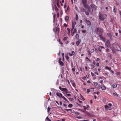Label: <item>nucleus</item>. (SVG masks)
Here are the masks:
<instances>
[{"label": "nucleus", "instance_id": "obj_32", "mask_svg": "<svg viewBox=\"0 0 121 121\" xmlns=\"http://www.w3.org/2000/svg\"><path fill=\"white\" fill-rule=\"evenodd\" d=\"M59 0H58V1L56 3V4L58 7H60V5H59V2L58 1Z\"/></svg>", "mask_w": 121, "mask_h": 121}, {"label": "nucleus", "instance_id": "obj_60", "mask_svg": "<svg viewBox=\"0 0 121 121\" xmlns=\"http://www.w3.org/2000/svg\"><path fill=\"white\" fill-rule=\"evenodd\" d=\"M116 74L117 75H118L120 74V72H118Z\"/></svg>", "mask_w": 121, "mask_h": 121}, {"label": "nucleus", "instance_id": "obj_7", "mask_svg": "<svg viewBox=\"0 0 121 121\" xmlns=\"http://www.w3.org/2000/svg\"><path fill=\"white\" fill-rule=\"evenodd\" d=\"M100 38L104 42H105L106 41V39L105 38L102 36V35L99 36Z\"/></svg>", "mask_w": 121, "mask_h": 121}, {"label": "nucleus", "instance_id": "obj_46", "mask_svg": "<svg viewBox=\"0 0 121 121\" xmlns=\"http://www.w3.org/2000/svg\"><path fill=\"white\" fill-rule=\"evenodd\" d=\"M82 32L83 33H84L86 32V30H82Z\"/></svg>", "mask_w": 121, "mask_h": 121}, {"label": "nucleus", "instance_id": "obj_3", "mask_svg": "<svg viewBox=\"0 0 121 121\" xmlns=\"http://www.w3.org/2000/svg\"><path fill=\"white\" fill-rule=\"evenodd\" d=\"M105 45L107 48H109L110 46V43L109 40H107L105 43Z\"/></svg>", "mask_w": 121, "mask_h": 121}, {"label": "nucleus", "instance_id": "obj_58", "mask_svg": "<svg viewBox=\"0 0 121 121\" xmlns=\"http://www.w3.org/2000/svg\"><path fill=\"white\" fill-rule=\"evenodd\" d=\"M75 114H77L79 115L80 114V113L78 112H75Z\"/></svg>", "mask_w": 121, "mask_h": 121}, {"label": "nucleus", "instance_id": "obj_35", "mask_svg": "<svg viewBox=\"0 0 121 121\" xmlns=\"http://www.w3.org/2000/svg\"><path fill=\"white\" fill-rule=\"evenodd\" d=\"M68 37L67 36L65 37H64L63 40H66L68 38Z\"/></svg>", "mask_w": 121, "mask_h": 121}, {"label": "nucleus", "instance_id": "obj_9", "mask_svg": "<svg viewBox=\"0 0 121 121\" xmlns=\"http://www.w3.org/2000/svg\"><path fill=\"white\" fill-rule=\"evenodd\" d=\"M107 35L110 38L111 40H112V36L111 34L110 33H107Z\"/></svg>", "mask_w": 121, "mask_h": 121}, {"label": "nucleus", "instance_id": "obj_43", "mask_svg": "<svg viewBox=\"0 0 121 121\" xmlns=\"http://www.w3.org/2000/svg\"><path fill=\"white\" fill-rule=\"evenodd\" d=\"M94 51V49H92L91 50V53H93Z\"/></svg>", "mask_w": 121, "mask_h": 121}, {"label": "nucleus", "instance_id": "obj_61", "mask_svg": "<svg viewBox=\"0 0 121 121\" xmlns=\"http://www.w3.org/2000/svg\"><path fill=\"white\" fill-rule=\"evenodd\" d=\"M69 56H71L73 55H72V54H71L70 53H69Z\"/></svg>", "mask_w": 121, "mask_h": 121}, {"label": "nucleus", "instance_id": "obj_12", "mask_svg": "<svg viewBox=\"0 0 121 121\" xmlns=\"http://www.w3.org/2000/svg\"><path fill=\"white\" fill-rule=\"evenodd\" d=\"M86 23L88 25L90 26L91 24L90 22L88 20H86Z\"/></svg>", "mask_w": 121, "mask_h": 121}, {"label": "nucleus", "instance_id": "obj_48", "mask_svg": "<svg viewBox=\"0 0 121 121\" xmlns=\"http://www.w3.org/2000/svg\"><path fill=\"white\" fill-rule=\"evenodd\" d=\"M83 107L84 108V110H86V107L85 106H83Z\"/></svg>", "mask_w": 121, "mask_h": 121}, {"label": "nucleus", "instance_id": "obj_25", "mask_svg": "<svg viewBox=\"0 0 121 121\" xmlns=\"http://www.w3.org/2000/svg\"><path fill=\"white\" fill-rule=\"evenodd\" d=\"M83 4L85 8H87L88 7H87V4L86 3H85Z\"/></svg>", "mask_w": 121, "mask_h": 121}, {"label": "nucleus", "instance_id": "obj_2", "mask_svg": "<svg viewBox=\"0 0 121 121\" xmlns=\"http://www.w3.org/2000/svg\"><path fill=\"white\" fill-rule=\"evenodd\" d=\"M97 31V34L99 36L102 35V33L103 32V29L100 28H98L96 29Z\"/></svg>", "mask_w": 121, "mask_h": 121}, {"label": "nucleus", "instance_id": "obj_34", "mask_svg": "<svg viewBox=\"0 0 121 121\" xmlns=\"http://www.w3.org/2000/svg\"><path fill=\"white\" fill-rule=\"evenodd\" d=\"M65 27H66L68 26V25L66 23H64L63 25Z\"/></svg>", "mask_w": 121, "mask_h": 121}, {"label": "nucleus", "instance_id": "obj_1", "mask_svg": "<svg viewBox=\"0 0 121 121\" xmlns=\"http://www.w3.org/2000/svg\"><path fill=\"white\" fill-rule=\"evenodd\" d=\"M99 18L100 21H104L107 17V16L106 14H99Z\"/></svg>", "mask_w": 121, "mask_h": 121}, {"label": "nucleus", "instance_id": "obj_30", "mask_svg": "<svg viewBox=\"0 0 121 121\" xmlns=\"http://www.w3.org/2000/svg\"><path fill=\"white\" fill-rule=\"evenodd\" d=\"M75 37L77 39H78L79 37V35L78 34H76V35Z\"/></svg>", "mask_w": 121, "mask_h": 121}, {"label": "nucleus", "instance_id": "obj_40", "mask_svg": "<svg viewBox=\"0 0 121 121\" xmlns=\"http://www.w3.org/2000/svg\"><path fill=\"white\" fill-rule=\"evenodd\" d=\"M78 15L77 14H76V18H75V20L77 21L78 20Z\"/></svg>", "mask_w": 121, "mask_h": 121}, {"label": "nucleus", "instance_id": "obj_10", "mask_svg": "<svg viewBox=\"0 0 121 121\" xmlns=\"http://www.w3.org/2000/svg\"><path fill=\"white\" fill-rule=\"evenodd\" d=\"M76 24V23L75 22L74 20L72 22V27L73 28H74L75 25Z\"/></svg>", "mask_w": 121, "mask_h": 121}, {"label": "nucleus", "instance_id": "obj_53", "mask_svg": "<svg viewBox=\"0 0 121 121\" xmlns=\"http://www.w3.org/2000/svg\"><path fill=\"white\" fill-rule=\"evenodd\" d=\"M109 57L111 59H112V55L111 54H110L109 55Z\"/></svg>", "mask_w": 121, "mask_h": 121}, {"label": "nucleus", "instance_id": "obj_23", "mask_svg": "<svg viewBox=\"0 0 121 121\" xmlns=\"http://www.w3.org/2000/svg\"><path fill=\"white\" fill-rule=\"evenodd\" d=\"M46 121H51V120L49 119L48 117H47L46 118Z\"/></svg>", "mask_w": 121, "mask_h": 121}, {"label": "nucleus", "instance_id": "obj_57", "mask_svg": "<svg viewBox=\"0 0 121 121\" xmlns=\"http://www.w3.org/2000/svg\"><path fill=\"white\" fill-rule=\"evenodd\" d=\"M59 89L61 90V91H62V88L60 86H59Z\"/></svg>", "mask_w": 121, "mask_h": 121}, {"label": "nucleus", "instance_id": "obj_49", "mask_svg": "<svg viewBox=\"0 0 121 121\" xmlns=\"http://www.w3.org/2000/svg\"><path fill=\"white\" fill-rule=\"evenodd\" d=\"M72 70L73 72H75V69L74 68H72Z\"/></svg>", "mask_w": 121, "mask_h": 121}, {"label": "nucleus", "instance_id": "obj_24", "mask_svg": "<svg viewBox=\"0 0 121 121\" xmlns=\"http://www.w3.org/2000/svg\"><path fill=\"white\" fill-rule=\"evenodd\" d=\"M113 53L114 54L116 52V51L114 48H112L111 49Z\"/></svg>", "mask_w": 121, "mask_h": 121}, {"label": "nucleus", "instance_id": "obj_45", "mask_svg": "<svg viewBox=\"0 0 121 121\" xmlns=\"http://www.w3.org/2000/svg\"><path fill=\"white\" fill-rule=\"evenodd\" d=\"M71 35L72 36H73V35L75 33V32H74L73 31H71Z\"/></svg>", "mask_w": 121, "mask_h": 121}, {"label": "nucleus", "instance_id": "obj_22", "mask_svg": "<svg viewBox=\"0 0 121 121\" xmlns=\"http://www.w3.org/2000/svg\"><path fill=\"white\" fill-rule=\"evenodd\" d=\"M117 85L116 84L114 83L112 85V86L114 88H115L117 87Z\"/></svg>", "mask_w": 121, "mask_h": 121}, {"label": "nucleus", "instance_id": "obj_38", "mask_svg": "<svg viewBox=\"0 0 121 121\" xmlns=\"http://www.w3.org/2000/svg\"><path fill=\"white\" fill-rule=\"evenodd\" d=\"M51 108L49 106L48 107V112H49V111L50 110V109Z\"/></svg>", "mask_w": 121, "mask_h": 121}, {"label": "nucleus", "instance_id": "obj_62", "mask_svg": "<svg viewBox=\"0 0 121 121\" xmlns=\"http://www.w3.org/2000/svg\"><path fill=\"white\" fill-rule=\"evenodd\" d=\"M91 74L92 76H94L95 75L94 73L92 72L91 73Z\"/></svg>", "mask_w": 121, "mask_h": 121}, {"label": "nucleus", "instance_id": "obj_56", "mask_svg": "<svg viewBox=\"0 0 121 121\" xmlns=\"http://www.w3.org/2000/svg\"><path fill=\"white\" fill-rule=\"evenodd\" d=\"M57 17L58 18L59 17V13L58 12L57 13Z\"/></svg>", "mask_w": 121, "mask_h": 121}, {"label": "nucleus", "instance_id": "obj_8", "mask_svg": "<svg viewBox=\"0 0 121 121\" xmlns=\"http://www.w3.org/2000/svg\"><path fill=\"white\" fill-rule=\"evenodd\" d=\"M105 108L106 110H111L112 109L110 107H109L107 105H105Z\"/></svg>", "mask_w": 121, "mask_h": 121}, {"label": "nucleus", "instance_id": "obj_64", "mask_svg": "<svg viewBox=\"0 0 121 121\" xmlns=\"http://www.w3.org/2000/svg\"><path fill=\"white\" fill-rule=\"evenodd\" d=\"M108 105L109 106H111L112 105V104L111 103H109L108 104Z\"/></svg>", "mask_w": 121, "mask_h": 121}, {"label": "nucleus", "instance_id": "obj_17", "mask_svg": "<svg viewBox=\"0 0 121 121\" xmlns=\"http://www.w3.org/2000/svg\"><path fill=\"white\" fill-rule=\"evenodd\" d=\"M105 68L106 69H108L109 70H111V67H108V66H106L105 67Z\"/></svg>", "mask_w": 121, "mask_h": 121}, {"label": "nucleus", "instance_id": "obj_39", "mask_svg": "<svg viewBox=\"0 0 121 121\" xmlns=\"http://www.w3.org/2000/svg\"><path fill=\"white\" fill-rule=\"evenodd\" d=\"M65 110L67 112L68 111H70L71 112L72 111V110L71 109H65Z\"/></svg>", "mask_w": 121, "mask_h": 121}, {"label": "nucleus", "instance_id": "obj_19", "mask_svg": "<svg viewBox=\"0 0 121 121\" xmlns=\"http://www.w3.org/2000/svg\"><path fill=\"white\" fill-rule=\"evenodd\" d=\"M87 2V0H82V2L83 4L86 3Z\"/></svg>", "mask_w": 121, "mask_h": 121}, {"label": "nucleus", "instance_id": "obj_15", "mask_svg": "<svg viewBox=\"0 0 121 121\" xmlns=\"http://www.w3.org/2000/svg\"><path fill=\"white\" fill-rule=\"evenodd\" d=\"M101 88L103 90H105L106 89V87L105 86L103 85L102 86Z\"/></svg>", "mask_w": 121, "mask_h": 121}, {"label": "nucleus", "instance_id": "obj_6", "mask_svg": "<svg viewBox=\"0 0 121 121\" xmlns=\"http://www.w3.org/2000/svg\"><path fill=\"white\" fill-rule=\"evenodd\" d=\"M90 7L93 10H95L96 8V6L93 5H90Z\"/></svg>", "mask_w": 121, "mask_h": 121}, {"label": "nucleus", "instance_id": "obj_5", "mask_svg": "<svg viewBox=\"0 0 121 121\" xmlns=\"http://www.w3.org/2000/svg\"><path fill=\"white\" fill-rule=\"evenodd\" d=\"M61 91L65 92L66 93H70V92L68 91V90L65 88H62V90Z\"/></svg>", "mask_w": 121, "mask_h": 121}, {"label": "nucleus", "instance_id": "obj_20", "mask_svg": "<svg viewBox=\"0 0 121 121\" xmlns=\"http://www.w3.org/2000/svg\"><path fill=\"white\" fill-rule=\"evenodd\" d=\"M112 94L113 95L115 96H116L117 97H118V95L116 92L113 93Z\"/></svg>", "mask_w": 121, "mask_h": 121}, {"label": "nucleus", "instance_id": "obj_36", "mask_svg": "<svg viewBox=\"0 0 121 121\" xmlns=\"http://www.w3.org/2000/svg\"><path fill=\"white\" fill-rule=\"evenodd\" d=\"M72 86L74 87H75V84L74 82H73V83H72Z\"/></svg>", "mask_w": 121, "mask_h": 121}, {"label": "nucleus", "instance_id": "obj_37", "mask_svg": "<svg viewBox=\"0 0 121 121\" xmlns=\"http://www.w3.org/2000/svg\"><path fill=\"white\" fill-rule=\"evenodd\" d=\"M62 98H63L66 101H67V99L64 96H63Z\"/></svg>", "mask_w": 121, "mask_h": 121}, {"label": "nucleus", "instance_id": "obj_26", "mask_svg": "<svg viewBox=\"0 0 121 121\" xmlns=\"http://www.w3.org/2000/svg\"><path fill=\"white\" fill-rule=\"evenodd\" d=\"M67 30H68V35L70 33V29L69 28H67Z\"/></svg>", "mask_w": 121, "mask_h": 121}, {"label": "nucleus", "instance_id": "obj_29", "mask_svg": "<svg viewBox=\"0 0 121 121\" xmlns=\"http://www.w3.org/2000/svg\"><path fill=\"white\" fill-rule=\"evenodd\" d=\"M68 106L70 108H72L73 107V105L72 104H70L68 105Z\"/></svg>", "mask_w": 121, "mask_h": 121}, {"label": "nucleus", "instance_id": "obj_63", "mask_svg": "<svg viewBox=\"0 0 121 121\" xmlns=\"http://www.w3.org/2000/svg\"><path fill=\"white\" fill-rule=\"evenodd\" d=\"M93 63L94 65H95V61H93Z\"/></svg>", "mask_w": 121, "mask_h": 121}, {"label": "nucleus", "instance_id": "obj_18", "mask_svg": "<svg viewBox=\"0 0 121 121\" xmlns=\"http://www.w3.org/2000/svg\"><path fill=\"white\" fill-rule=\"evenodd\" d=\"M59 62V63L60 64V65L61 66H63L64 65V64L63 62H62V61H60Z\"/></svg>", "mask_w": 121, "mask_h": 121}, {"label": "nucleus", "instance_id": "obj_50", "mask_svg": "<svg viewBox=\"0 0 121 121\" xmlns=\"http://www.w3.org/2000/svg\"><path fill=\"white\" fill-rule=\"evenodd\" d=\"M110 51V50L108 48H107L106 49V52H109Z\"/></svg>", "mask_w": 121, "mask_h": 121}, {"label": "nucleus", "instance_id": "obj_11", "mask_svg": "<svg viewBox=\"0 0 121 121\" xmlns=\"http://www.w3.org/2000/svg\"><path fill=\"white\" fill-rule=\"evenodd\" d=\"M88 11L91 13L93 12V10L90 6L88 8Z\"/></svg>", "mask_w": 121, "mask_h": 121}, {"label": "nucleus", "instance_id": "obj_59", "mask_svg": "<svg viewBox=\"0 0 121 121\" xmlns=\"http://www.w3.org/2000/svg\"><path fill=\"white\" fill-rule=\"evenodd\" d=\"M66 94V95L69 96H70L71 95L70 94H67V93Z\"/></svg>", "mask_w": 121, "mask_h": 121}, {"label": "nucleus", "instance_id": "obj_51", "mask_svg": "<svg viewBox=\"0 0 121 121\" xmlns=\"http://www.w3.org/2000/svg\"><path fill=\"white\" fill-rule=\"evenodd\" d=\"M77 118L78 119H81L82 118V117L81 116H78Z\"/></svg>", "mask_w": 121, "mask_h": 121}, {"label": "nucleus", "instance_id": "obj_47", "mask_svg": "<svg viewBox=\"0 0 121 121\" xmlns=\"http://www.w3.org/2000/svg\"><path fill=\"white\" fill-rule=\"evenodd\" d=\"M98 49L99 50L100 52H101V48H98Z\"/></svg>", "mask_w": 121, "mask_h": 121}, {"label": "nucleus", "instance_id": "obj_13", "mask_svg": "<svg viewBox=\"0 0 121 121\" xmlns=\"http://www.w3.org/2000/svg\"><path fill=\"white\" fill-rule=\"evenodd\" d=\"M69 19V17L68 16H66L65 17V20L66 22H67Z\"/></svg>", "mask_w": 121, "mask_h": 121}, {"label": "nucleus", "instance_id": "obj_4", "mask_svg": "<svg viewBox=\"0 0 121 121\" xmlns=\"http://www.w3.org/2000/svg\"><path fill=\"white\" fill-rule=\"evenodd\" d=\"M115 49L117 51H121V49L120 47L118 45H116Z\"/></svg>", "mask_w": 121, "mask_h": 121}, {"label": "nucleus", "instance_id": "obj_27", "mask_svg": "<svg viewBox=\"0 0 121 121\" xmlns=\"http://www.w3.org/2000/svg\"><path fill=\"white\" fill-rule=\"evenodd\" d=\"M55 11L56 12L57 11L59 10L57 8V7L56 6V5H55Z\"/></svg>", "mask_w": 121, "mask_h": 121}, {"label": "nucleus", "instance_id": "obj_21", "mask_svg": "<svg viewBox=\"0 0 121 121\" xmlns=\"http://www.w3.org/2000/svg\"><path fill=\"white\" fill-rule=\"evenodd\" d=\"M90 65L91 66V69H92L94 68L95 67V66L92 65L91 64Z\"/></svg>", "mask_w": 121, "mask_h": 121}, {"label": "nucleus", "instance_id": "obj_14", "mask_svg": "<svg viewBox=\"0 0 121 121\" xmlns=\"http://www.w3.org/2000/svg\"><path fill=\"white\" fill-rule=\"evenodd\" d=\"M56 95L59 98H61L60 96L61 93L60 92H57L56 93Z\"/></svg>", "mask_w": 121, "mask_h": 121}, {"label": "nucleus", "instance_id": "obj_44", "mask_svg": "<svg viewBox=\"0 0 121 121\" xmlns=\"http://www.w3.org/2000/svg\"><path fill=\"white\" fill-rule=\"evenodd\" d=\"M90 91V90L89 89H87V94L89 93Z\"/></svg>", "mask_w": 121, "mask_h": 121}, {"label": "nucleus", "instance_id": "obj_31", "mask_svg": "<svg viewBox=\"0 0 121 121\" xmlns=\"http://www.w3.org/2000/svg\"><path fill=\"white\" fill-rule=\"evenodd\" d=\"M85 113L88 116H89L90 115V113L88 112L85 111Z\"/></svg>", "mask_w": 121, "mask_h": 121}, {"label": "nucleus", "instance_id": "obj_33", "mask_svg": "<svg viewBox=\"0 0 121 121\" xmlns=\"http://www.w3.org/2000/svg\"><path fill=\"white\" fill-rule=\"evenodd\" d=\"M86 14L87 15H89V13L88 11H86L85 12Z\"/></svg>", "mask_w": 121, "mask_h": 121}, {"label": "nucleus", "instance_id": "obj_41", "mask_svg": "<svg viewBox=\"0 0 121 121\" xmlns=\"http://www.w3.org/2000/svg\"><path fill=\"white\" fill-rule=\"evenodd\" d=\"M81 100H85L84 98L82 96H81Z\"/></svg>", "mask_w": 121, "mask_h": 121}, {"label": "nucleus", "instance_id": "obj_52", "mask_svg": "<svg viewBox=\"0 0 121 121\" xmlns=\"http://www.w3.org/2000/svg\"><path fill=\"white\" fill-rule=\"evenodd\" d=\"M71 54H72L73 55L75 54L74 51H72L71 52Z\"/></svg>", "mask_w": 121, "mask_h": 121}, {"label": "nucleus", "instance_id": "obj_16", "mask_svg": "<svg viewBox=\"0 0 121 121\" xmlns=\"http://www.w3.org/2000/svg\"><path fill=\"white\" fill-rule=\"evenodd\" d=\"M81 11L82 12H85V9L84 8H82L81 9Z\"/></svg>", "mask_w": 121, "mask_h": 121}, {"label": "nucleus", "instance_id": "obj_55", "mask_svg": "<svg viewBox=\"0 0 121 121\" xmlns=\"http://www.w3.org/2000/svg\"><path fill=\"white\" fill-rule=\"evenodd\" d=\"M85 59H87L89 61H90V59H89L88 58V57H85Z\"/></svg>", "mask_w": 121, "mask_h": 121}, {"label": "nucleus", "instance_id": "obj_28", "mask_svg": "<svg viewBox=\"0 0 121 121\" xmlns=\"http://www.w3.org/2000/svg\"><path fill=\"white\" fill-rule=\"evenodd\" d=\"M80 43V42L78 41H77L76 42V44L77 46H78L79 45Z\"/></svg>", "mask_w": 121, "mask_h": 121}, {"label": "nucleus", "instance_id": "obj_42", "mask_svg": "<svg viewBox=\"0 0 121 121\" xmlns=\"http://www.w3.org/2000/svg\"><path fill=\"white\" fill-rule=\"evenodd\" d=\"M77 30L76 29V28H74L73 30V31L74 32L76 33L77 32Z\"/></svg>", "mask_w": 121, "mask_h": 121}, {"label": "nucleus", "instance_id": "obj_54", "mask_svg": "<svg viewBox=\"0 0 121 121\" xmlns=\"http://www.w3.org/2000/svg\"><path fill=\"white\" fill-rule=\"evenodd\" d=\"M98 84V83L97 82H95L94 85L95 86H97Z\"/></svg>", "mask_w": 121, "mask_h": 121}]
</instances>
